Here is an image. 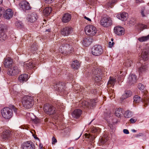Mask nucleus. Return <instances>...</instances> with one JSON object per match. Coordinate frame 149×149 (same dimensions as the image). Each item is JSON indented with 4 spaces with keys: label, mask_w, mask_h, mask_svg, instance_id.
Listing matches in <instances>:
<instances>
[{
    "label": "nucleus",
    "mask_w": 149,
    "mask_h": 149,
    "mask_svg": "<svg viewBox=\"0 0 149 149\" xmlns=\"http://www.w3.org/2000/svg\"><path fill=\"white\" fill-rule=\"evenodd\" d=\"M11 109L8 107H4L1 110V113L2 117L6 120H9L12 118L13 115L12 110L15 112L16 113L18 109L14 105H12L10 107Z\"/></svg>",
    "instance_id": "f257e3e1"
},
{
    "label": "nucleus",
    "mask_w": 149,
    "mask_h": 149,
    "mask_svg": "<svg viewBox=\"0 0 149 149\" xmlns=\"http://www.w3.org/2000/svg\"><path fill=\"white\" fill-rule=\"evenodd\" d=\"M22 102L24 107L27 109L31 108L34 104V99L33 97L24 96L22 99Z\"/></svg>",
    "instance_id": "f03ea898"
},
{
    "label": "nucleus",
    "mask_w": 149,
    "mask_h": 149,
    "mask_svg": "<svg viewBox=\"0 0 149 149\" xmlns=\"http://www.w3.org/2000/svg\"><path fill=\"white\" fill-rule=\"evenodd\" d=\"M84 31L87 35L90 36H94L97 32L96 28L93 25H88L85 28Z\"/></svg>",
    "instance_id": "7ed1b4c3"
},
{
    "label": "nucleus",
    "mask_w": 149,
    "mask_h": 149,
    "mask_svg": "<svg viewBox=\"0 0 149 149\" xmlns=\"http://www.w3.org/2000/svg\"><path fill=\"white\" fill-rule=\"evenodd\" d=\"M44 110L45 113L49 115L53 114L56 112V109L48 104H46L44 105Z\"/></svg>",
    "instance_id": "20e7f679"
},
{
    "label": "nucleus",
    "mask_w": 149,
    "mask_h": 149,
    "mask_svg": "<svg viewBox=\"0 0 149 149\" xmlns=\"http://www.w3.org/2000/svg\"><path fill=\"white\" fill-rule=\"evenodd\" d=\"M92 54L95 56H99L102 54L103 50L101 46L95 45L93 46L91 49Z\"/></svg>",
    "instance_id": "39448f33"
},
{
    "label": "nucleus",
    "mask_w": 149,
    "mask_h": 149,
    "mask_svg": "<svg viewBox=\"0 0 149 149\" xmlns=\"http://www.w3.org/2000/svg\"><path fill=\"white\" fill-rule=\"evenodd\" d=\"M19 68L15 65H12L8 69L7 74L10 76H13L18 74L20 72Z\"/></svg>",
    "instance_id": "423d86ee"
},
{
    "label": "nucleus",
    "mask_w": 149,
    "mask_h": 149,
    "mask_svg": "<svg viewBox=\"0 0 149 149\" xmlns=\"http://www.w3.org/2000/svg\"><path fill=\"white\" fill-rule=\"evenodd\" d=\"M112 21L111 19L109 17H104L101 20V25L104 27H108L112 25Z\"/></svg>",
    "instance_id": "0eeeda50"
},
{
    "label": "nucleus",
    "mask_w": 149,
    "mask_h": 149,
    "mask_svg": "<svg viewBox=\"0 0 149 149\" xmlns=\"http://www.w3.org/2000/svg\"><path fill=\"white\" fill-rule=\"evenodd\" d=\"M73 29L70 26L63 27L61 30V34L64 36H67L73 32Z\"/></svg>",
    "instance_id": "6e6552de"
},
{
    "label": "nucleus",
    "mask_w": 149,
    "mask_h": 149,
    "mask_svg": "<svg viewBox=\"0 0 149 149\" xmlns=\"http://www.w3.org/2000/svg\"><path fill=\"white\" fill-rule=\"evenodd\" d=\"M96 102V100H87L86 101H83L82 103V105L83 107L84 106V107L91 108L92 107H93L95 105V103Z\"/></svg>",
    "instance_id": "1a4fd4ad"
},
{
    "label": "nucleus",
    "mask_w": 149,
    "mask_h": 149,
    "mask_svg": "<svg viewBox=\"0 0 149 149\" xmlns=\"http://www.w3.org/2000/svg\"><path fill=\"white\" fill-rule=\"evenodd\" d=\"M149 55V48L147 47L144 49L142 51L141 57L144 61L148 60Z\"/></svg>",
    "instance_id": "9d476101"
},
{
    "label": "nucleus",
    "mask_w": 149,
    "mask_h": 149,
    "mask_svg": "<svg viewBox=\"0 0 149 149\" xmlns=\"http://www.w3.org/2000/svg\"><path fill=\"white\" fill-rule=\"evenodd\" d=\"M23 149H35V146L33 143L31 141H27L23 143Z\"/></svg>",
    "instance_id": "9b49d317"
},
{
    "label": "nucleus",
    "mask_w": 149,
    "mask_h": 149,
    "mask_svg": "<svg viewBox=\"0 0 149 149\" xmlns=\"http://www.w3.org/2000/svg\"><path fill=\"white\" fill-rule=\"evenodd\" d=\"M13 15V12L12 10L10 8H8L5 10L3 16L5 18L9 19L12 17Z\"/></svg>",
    "instance_id": "f8f14e48"
},
{
    "label": "nucleus",
    "mask_w": 149,
    "mask_h": 149,
    "mask_svg": "<svg viewBox=\"0 0 149 149\" xmlns=\"http://www.w3.org/2000/svg\"><path fill=\"white\" fill-rule=\"evenodd\" d=\"M114 31L115 33L118 36L123 35L125 33V29L121 26H116L114 27Z\"/></svg>",
    "instance_id": "ddd939ff"
},
{
    "label": "nucleus",
    "mask_w": 149,
    "mask_h": 149,
    "mask_svg": "<svg viewBox=\"0 0 149 149\" xmlns=\"http://www.w3.org/2000/svg\"><path fill=\"white\" fill-rule=\"evenodd\" d=\"M13 63L12 59L9 57L4 58L3 61V64L4 67L9 69L12 65Z\"/></svg>",
    "instance_id": "4468645a"
},
{
    "label": "nucleus",
    "mask_w": 149,
    "mask_h": 149,
    "mask_svg": "<svg viewBox=\"0 0 149 149\" xmlns=\"http://www.w3.org/2000/svg\"><path fill=\"white\" fill-rule=\"evenodd\" d=\"M26 117L28 120L30 121H38L40 120L36 118L33 113H27L26 114Z\"/></svg>",
    "instance_id": "2eb2a0df"
},
{
    "label": "nucleus",
    "mask_w": 149,
    "mask_h": 149,
    "mask_svg": "<svg viewBox=\"0 0 149 149\" xmlns=\"http://www.w3.org/2000/svg\"><path fill=\"white\" fill-rule=\"evenodd\" d=\"M38 18L36 14L35 13H33L29 15L27 19L29 22H33L36 21Z\"/></svg>",
    "instance_id": "dca6fc26"
},
{
    "label": "nucleus",
    "mask_w": 149,
    "mask_h": 149,
    "mask_svg": "<svg viewBox=\"0 0 149 149\" xmlns=\"http://www.w3.org/2000/svg\"><path fill=\"white\" fill-rule=\"evenodd\" d=\"M100 74V71L97 69L93 70L92 74L95 76V80L96 82H98L101 79V77L99 76Z\"/></svg>",
    "instance_id": "f3484780"
},
{
    "label": "nucleus",
    "mask_w": 149,
    "mask_h": 149,
    "mask_svg": "<svg viewBox=\"0 0 149 149\" xmlns=\"http://www.w3.org/2000/svg\"><path fill=\"white\" fill-rule=\"evenodd\" d=\"M72 17L71 15L69 13H65L63 16L61 20L62 22L66 23L69 22Z\"/></svg>",
    "instance_id": "a211bd4d"
},
{
    "label": "nucleus",
    "mask_w": 149,
    "mask_h": 149,
    "mask_svg": "<svg viewBox=\"0 0 149 149\" xmlns=\"http://www.w3.org/2000/svg\"><path fill=\"white\" fill-rule=\"evenodd\" d=\"M137 78L136 76L134 74H130L127 79V82L130 84H133L136 82Z\"/></svg>",
    "instance_id": "6ab92c4d"
},
{
    "label": "nucleus",
    "mask_w": 149,
    "mask_h": 149,
    "mask_svg": "<svg viewBox=\"0 0 149 149\" xmlns=\"http://www.w3.org/2000/svg\"><path fill=\"white\" fill-rule=\"evenodd\" d=\"M63 44L60 47L59 51L61 53H65L66 52V51L67 49L70 48L69 45L68 44L64 43V42L63 43Z\"/></svg>",
    "instance_id": "aec40b11"
},
{
    "label": "nucleus",
    "mask_w": 149,
    "mask_h": 149,
    "mask_svg": "<svg viewBox=\"0 0 149 149\" xmlns=\"http://www.w3.org/2000/svg\"><path fill=\"white\" fill-rule=\"evenodd\" d=\"M128 15L127 13L123 12L121 13L118 14L117 15V17L122 21H126L128 17Z\"/></svg>",
    "instance_id": "412c9836"
},
{
    "label": "nucleus",
    "mask_w": 149,
    "mask_h": 149,
    "mask_svg": "<svg viewBox=\"0 0 149 149\" xmlns=\"http://www.w3.org/2000/svg\"><path fill=\"white\" fill-rule=\"evenodd\" d=\"M20 7L23 10H29L30 9V6L29 3L26 1H23L19 4Z\"/></svg>",
    "instance_id": "4be33fe9"
},
{
    "label": "nucleus",
    "mask_w": 149,
    "mask_h": 149,
    "mask_svg": "<svg viewBox=\"0 0 149 149\" xmlns=\"http://www.w3.org/2000/svg\"><path fill=\"white\" fill-rule=\"evenodd\" d=\"M81 110L78 109H76L72 113V115L74 118H78L81 116Z\"/></svg>",
    "instance_id": "5701e85b"
},
{
    "label": "nucleus",
    "mask_w": 149,
    "mask_h": 149,
    "mask_svg": "<svg viewBox=\"0 0 149 149\" xmlns=\"http://www.w3.org/2000/svg\"><path fill=\"white\" fill-rule=\"evenodd\" d=\"M28 78V75L26 74H23L20 75L18 78L20 82L26 81Z\"/></svg>",
    "instance_id": "b1692460"
},
{
    "label": "nucleus",
    "mask_w": 149,
    "mask_h": 149,
    "mask_svg": "<svg viewBox=\"0 0 149 149\" xmlns=\"http://www.w3.org/2000/svg\"><path fill=\"white\" fill-rule=\"evenodd\" d=\"M10 136V131L6 130L3 132L1 135L3 139L4 140L8 139Z\"/></svg>",
    "instance_id": "393cba45"
},
{
    "label": "nucleus",
    "mask_w": 149,
    "mask_h": 149,
    "mask_svg": "<svg viewBox=\"0 0 149 149\" xmlns=\"http://www.w3.org/2000/svg\"><path fill=\"white\" fill-rule=\"evenodd\" d=\"M34 66V65L29 61L24 63V67L26 69H30L33 68Z\"/></svg>",
    "instance_id": "a878e982"
},
{
    "label": "nucleus",
    "mask_w": 149,
    "mask_h": 149,
    "mask_svg": "<svg viewBox=\"0 0 149 149\" xmlns=\"http://www.w3.org/2000/svg\"><path fill=\"white\" fill-rule=\"evenodd\" d=\"M92 42V39L91 38H88L84 39L83 42V45L85 46H89Z\"/></svg>",
    "instance_id": "bb28decb"
},
{
    "label": "nucleus",
    "mask_w": 149,
    "mask_h": 149,
    "mask_svg": "<svg viewBox=\"0 0 149 149\" xmlns=\"http://www.w3.org/2000/svg\"><path fill=\"white\" fill-rule=\"evenodd\" d=\"M132 93L129 91H126L122 95L121 99L122 100L130 97L132 95Z\"/></svg>",
    "instance_id": "cd10ccee"
},
{
    "label": "nucleus",
    "mask_w": 149,
    "mask_h": 149,
    "mask_svg": "<svg viewBox=\"0 0 149 149\" xmlns=\"http://www.w3.org/2000/svg\"><path fill=\"white\" fill-rule=\"evenodd\" d=\"M80 63L77 60H74L72 62L71 67L72 68L77 69L80 67Z\"/></svg>",
    "instance_id": "c85d7f7f"
},
{
    "label": "nucleus",
    "mask_w": 149,
    "mask_h": 149,
    "mask_svg": "<svg viewBox=\"0 0 149 149\" xmlns=\"http://www.w3.org/2000/svg\"><path fill=\"white\" fill-rule=\"evenodd\" d=\"M54 86L55 89L56 90L59 91H62L63 87L62 83L60 82L55 84L54 85Z\"/></svg>",
    "instance_id": "c756f323"
},
{
    "label": "nucleus",
    "mask_w": 149,
    "mask_h": 149,
    "mask_svg": "<svg viewBox=\"0 0 149 149\" xmlns=\"http://www.w3.org/2000/svg\"><path fill=\"white\" fill-rule=\"evenodd\" d=\"M148 69V66L145 63L142 64L141 67L139 68V72L142 73L146 71Z\"/></svg>",
    "instance_id": "7c9ffc66"
},
{
    "label": "nucleus",
    "mask_w": 149,
    "mask_h": 149,
    "mask_svg": "<svg viewBox=\"0 0 149 149\" xmlns=\"http://www.w3.org/2000/svg\"><path fill=\"white\" fill-rule=\"evenodd\" d=\"M141 13L142 17H144L149 14V10H147L145 8L142 9L141 11Z\"/></svg>",
    "instance_id": "2f4dec72"
},
{
    "label": "nucleus",
    "mask_w": 149,
    "mask_h": 149,
    "mask_svg": "<svg viewBox=\"0 0 149 149\" xmlns=\"http://www.w3.org/2000/svg\"><path fill=\"white\" fill-rule=\"evenodd\" d=\"M52 11L51 7H47L43 10V13L45 16H47L49 15Z\"/></svg>",
    "instance_id": "473e14b6"
},
{
    "label": "nucleus",
    "mask_w": 149,
    "mask_h": 149,
    "mask_svg": "<svg viewBox=\"0 0 149 149\" xmlns=\"http://www.w3.org/2000/svg\"><path fill=\"white\" fill-rule=\"evenodd\" d=\"M133 100L134 103H139L142 100V98L137 95H135L134 96Z\"/></svg>",
    "instance_id": "72a5a7b5"
},
{
    "label": "nucleus",
    "mask_w": 149,
    "mask_h": 149,
    "mask_svg": "<svg viewBox=\"0 0 149 149\" xmlns=\"http://www.w3.org/2000/svg\"><path fill=\"white\" fill-rule=\"evenodd\" d=\"M122 111V109L120 108L116 109L115 113L116 116L118 117H120L123 114Z\"/></svg>",
    "instance_id": "f704fd0d"
},
{
    "label": "nucleus",
    "mask_w": 149,
    "mask_h": 149,
    "mask_svg": "<svg viewBox=\"0 0 149 149\" xmlns=\"http://www.w3.org/2000/svg\"><path fill=\"white\" fill-rule=\"evenodd\" d=\"M149 40V34L146 36H143L138 38V40L140 42H142Z\"/></svg>",
    "instance_id": "c9c22d12"
},
{
    "label": "nucleus",
    "mask_w": 149,
    "mask_h": 149,
    "mask_svg": "<svg viewBox=\"0 0 149 149\" xmlns=\"http://www.w3.org/2000/svg\"><path fill=\"white\" fill-rule=\"evenodd\" d=\"M116 82V79L113 77H110L109 79L108 82V84H111V85L113 86Z\"/></svg>",
    "instance_id": "e433bc0d"
},
{
    "label": "nucleus",
    "mask_w": 149,
    "mask_h": 149,
    "mask_svg": "<svg viewBox=\"0 0 149 149\" xmlns=\"http://www.w3.org/2000/svg\"><path fill=\"white\" fill-rule=\"evenodd\" d=\"M7 38V36L3 32H1L0 34V41H3Z\"/></svg>",
    "instance_id": "4c0bfd02"
},
{
    "label": "nucleus",
    "mask_w": 149,
    "mask_h": 149,
    "mask_svg": "<svg viewBox=\"0 0 149 149\" xmlns=\"http://www.w3.org/2000/svg\"><path fill=\"white\" fill-rule=\"evenodd\" d=\"M108 125L111 129H113L114 128L115 125L117 123V122H108Z\"/></svg>",
    "instance_id": "58836bf2"
},
{
    "label": "nucleus",
    "mask_w": 149,
    "mask_h": 149,
    "mask_svg": "<svg viewBox=\"0 0 149 149\" xmlns=\"http://www.w3.org/2000/svg\"><path fill=\"white\" fill-rule=\"evenodd\" d=\"M132 113L131 112L129 111H125L124 114V116L125 118H129L132 116Z\"/></svg>",
    "instance_id": "ea45409f"
},
{
    "label": "nucleus",
    "mask_w": 149,
    "mask_h": 149,
    "mask_svg": "<svg viewBox=\"0 0 149 149\" xmlns=\"http://www.w3.org/2000/svg\"><path fill=\"white\" fill-rule=\"evenodd\" d=\"M15 26L18 28H21L23 27V24L20 21H16L15 23Z\"/></svg>",
    "instance_id": "a19ab883"
},
{
    "label": "nucleus",
    "mask_w": 149,
    "mask_h": 149,
    "mask_svg": "<svg viewBox=\"0 0 149 149\" xmlns=\"http://www.w3.org/2000/svg\"><path fill=\"white\" fill-rule=\"evenodd\" d=\"M132 63V61L130 60L127 59L125 60V62L124 64L127 67H130L131 66Z\"/></svg>",
    "instance_id": "79ce46f5"
},
{
    "label": "nucleus",
    "mask_w": 149,
    "mask_h": 149,
    "mask_svg": "<svg viewBox=\"0 0 149 149\" xmlns=\"http://www.w3.org/2000/svg\"><path fill=\"white\" fill-rule=\"evenodd\" d=\"M138 88L141 91H143L146 90L145 86L143 84L140 83L139 84L138 86Z\"/></svg>",
    "instance_id": "37998d69"
},
{
    "label": "nucleus",
    "mask_w": 149,
    "mask_h": 149,
    "mask_svg": "<svg viewBox=\"0 0 149 149\" xmlns=\"http://www.w3.org/2000/svg\"><path fill=\"white\" fill-rule=\"evenodd\" d=\"M144 106L146 107L149 106V98H146L143 100Z\"/></svg>",
    "instance_id": "c03bdc74"
},
{
    "label": "nucleus",
    "mask_w": 149,
    "mask_h": 149,
    "mask_svg": "<svg viewBox=\"0 0 149 149\" xmlns=\"http://www.w3.org/2000/svg\"><path fill=\"white\" fill-rule=\"evenodd\" d=\"M5 11V9L2 7H0V17L1 16L3 15Z\"/></svg>",
    "instance_id": "a18cd8bd"
},
{
    "label": "nucleus",
    "mask_w": 149,
    "mask_h": 149,
    "mask_svg": "<svg viewBox=\"0 0 149 149\" xmlns=\"http://www.w3.org/2000/svg\"><path fill=\"white\" fill-rule=\"evenodd\" d=\"M31 47V48L30 49V50L31 51H32L34 50H36L37 49V48L35 44H33Z\"/></svg>",
    "instance_id": "49530a36"
},
{
    "label": "nucleus",
    "mask_w": 149,
    "mask_h": 149,
    "mask_svg": "<svg viewBox=\"0 0 149 149\" xmlns=\"http://www.w3.org/2000/svg\"><path fill=\"white\" fill-rule=\"evenodd\" d=\"M97 129L96 127H95L94 126L92 127L91 128V130L93 132H97Z\"/></svg>",
    "instance_id": "de8ad7c7"
},
{
    "label": "nucleus",
    "mask_w": 149,
    "mask_h": 149,
    "mask_svg": "<svg viewBox=\"0 0 149 149\" xmlns=\"http://www.w3.org/2000/svg\"><path fill=\"white\" fill-rule=\"evenodd\" d=\"M100 142L102 144H104L106 143L107 141V139L101 138L100 139Z\"/></svg>",
    "instance_id": "09e8293b"
},
{
    "label": "nucleus",
    "mask_w": 149,
    "mask_h": 149,
    "mask_svg": "<svg viewBox=\"0 0 149 149\" xmlns=\"http://www.w3.org/2000/svg\"><path fill=\"white\" fill-rule=\"evenodd\" d=\"M4 26L2 24H0V32H3V31L4 29Z\"/></svg>",
    "instance_id": "8fccbe9b"
},
{
    "label": "nucleus",
    "mask_w": 149,
    "mask_h": 149,
    "mask_svg": "<svg viewBox=\"0 0 149 149\" xmlns=\"http://www.w3.org/2000/svg\"><path fill=\"white\" fill-rule=\"evenodd\" d=\"M139 26L142 28V29H144L146 28V26L144 25L143 24H139Z\"/></svg>",
    "instance_id": "3c124183"
},
{
    "label": "nucleus",
    "mask_w": 149,
    "mask_h": 149,
    "mask_svg": "<svg viewBox=\"0 0 149 149\" xmlns=\"http://www.w3.org/2000/svg\"><path fill=\"white\" fill-rule=\"evenodd\" d=\"M114 44V42H113L112 43L111 42H109V47L110 48H111L113 45Z\"/></svg>",
    "instance_id": "603ef678"
},
{
    "label": "nucleus",
    "mask_w": 149,
    "mask_h": 149,
    "mask_svg": "<svg viewBox=\"0 0 149 149\" xmlns=\"http://www.w3.org/2000/svg\"><path fill=\"white\" fill-rule=\"evenodd\" d=\"M123 132L124 133L126 134H128L129 133V131L127 129H124L123 130Z\"/></svg>",
    "instance_id": "864d4df0"
},
{
    "label": "nucleus",
    "mask_w": 149,
    "mask_h": 149,
    "mask_svg": "<svg viewBox=\"0 0 149 149\" xmlns=\"http://www.w3.org/2000/svg\"><path fill=\"white\" fill-rule=\"evenodd\" d=\"M54 0H46V3H50L52 2Z\"/></svg>",
    "instance_id": "5fc2aeb1"
},
{
    "label": "nucleus",
    "mask_w": 149,
    "mask_h": 149,
    "mask_svg": "<svg viewBox=\"0 0 149 149\" xmlns=\"http://www.w3.org/2000/svg\"><path fill=\"white\" fill-rule=\"evenodd\" d=\"M52 144H53L54 143H55L57 142L56 139H55V138H54V137H53L52 138Z\"/></svg>",
    "instance_id": "6e6d98bb"
},
{
    "label": "nucleus",
    "mask_w": 149,
    "mask_h": 149,
    "mask_svg": "<svg viewBox=\"0 0 149 149\" xmlns=\"http://www.w3.org/2000/svg\"><path fill=\"white\" fill-rule=\"evenodd\" d=\"M137 120V119L135 118H131L130 120V121H136Z\"/></svg>",
    "instance_id": "4d7b16f0"
},
{
    "label": "nucleus",
    "mask_w": 149,
    "mask_h": 149,
    "mask_svg": "<svg viewBox=\"0 0 149 149\" xmlns=\"http://www.w3.org/2000/svg\"><path fill=\"white\" fill-rule=\"evenodd\" d=\"M132 20H130L129 22H130V24H131L130 25V26H132V25H133L134 24H135V22H133L132 23Z\"/></svg>",
    "instance_id": "13d9d810"
},
{
    "label": "nucleus",
    "mask_w": 149,
    "mask_h": 149,
    "mask_svg": "<svg viewBox=\"0 0 149 149\" xmlns=\"http://www.w3.org/2000/svg\"><path fill=\"white\" fill-rule=\"evenodd\" d=\"M84 18L85 19H86L88 21H91V19H90V18H88V17H87L86 16H85L84 17Z\"/></svg>",
    "instance_id": "bf43d9fd"
},
{
    "label": "nucleus",
    "mask_w": 149,
    "mask_h": 149,
    "mask_svg": "<svg viewBox=\"0 0 149 149\" xmlns=\"http://www.w3.org/2000/svg\"><path fill=\"white\" fill-rule=\"evenodd\" d=\"M40 148L42 149V144H40Z\"/></svg>",
    "instance_id": "052dcab7"
},
{
    "label": "nucleus",
    "mask_w": 149,
    "mask_h": 149,
    "mask_svg": "<svg viewBox=\"0 0 149 149\" xmlns=\"http://www.w3.org/2000/svg\"><path fill=\"white\" fill-rule=\"evenodd\" d=\"M132 131L134 132H136V130H134V129H132L131 130Z\"/></svg>",
    "instance_id": "680f3d73"
},
{
    "label": "nucleus",
    "mask_w": 149,
    "mask_h": 149,
    "mask_svg": "<svg viewBox=\"0 0 149 149\" xmlns=\"http://www.w3.org/2000/svg\"><path fill=\"white\" fill-rule=\"evenodd\" d=\"M3 127H1V128H0V132L3 130Z\"/></svg>",
    "instance_id": "e2e57ef3"
},
{
    "label": "nucleus",
    "mask_w": 149,
    "mask_h": 149,
    "mask_svg": "<svg viewBox=\"0 0 149 149\" xmlns=\"http://www.w3.org/2000/svg\"><path fill=\"white\" fill-rule=\"evenodd\" d=\"M3 1V0H0V4L2 3Z\"/></svg>",
    "instance_id": "0e129e2a"
},
{
    "label": "nucleus",
    "mask_w": 149,
    "mask_h": 149,
    "mask_svg": "<svg viewBox=\"0 0 149 149\" xmlns=\"http://www.w3.org/2000/svg\"><path fill=\"white\" fill-rule=\"evenodd\" d=\"M81 134L79 136L78 138L77 139H76V140H77L78 139H79V138L81 136Z\"/></svg>",
    "instance_id": "69168bd1"
},
{
    "label": "nucleus",
    "mask_w": 149,
    "mask_h": 149,
    "mask_svg": "<svg viewBox=\"0 0 149 149\" xmlns=\"http://www.w3.org/2000/svg\"><path fill=\"white\" fill-rule=\"evenodd\" d=\"M68 149H73V147H72V148H69Z\"/></svg>",
    "instance_id": "338daca9"
},
{
    "label": "nucleus",
    "mask_w": 149,
    "mask_h": 149,
    "mask_svg": "<svg viewBox=\"0 0 149 149\" xmlns=\"http://www.w3.org/2000/svg\"><path fill=\"white\" fill-rule=\"evenodd\" d=\"M85 135L86 136H87V135H88V134H87V133H86L85 134Z\"/></svg>",
    "instance_id": "774afa93"
}]
</instances>
